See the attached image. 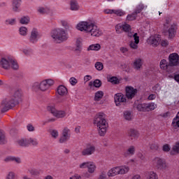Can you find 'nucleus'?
<instances>
[{
    "mask_svg": "<svg viewBox=\"0 0 179 179\" xmlns=\"http://www.w3.org/2000/svg\"><path fill=\"white\" fill-rule=\"evenodd\" d=\"M22 96H23L22 90H15L13 96H7L2 101L0 106L1 113H6V111H9V110L17 106L22 101Z\"/></svg>",
    "mask_w": 179,
    "mask_h": 179,
    "instance_id": "obj_1",
    "label": "nucleus"
},
{
    "mask_svg": "<svg viewBox=\"0 0 179 179\" xmlns=\"http://www.w3.org/2000/svg\"><path fill=\"white\" fill-rule=\"evenodd\" d=\"M77 29L80 31L88 33L92 37H100L103 35V31L94 23L89 22H80L77 24Z\"/></svg>",
    "mask_w": 179,
    "mask_h": 179,
    "instance_id": "obj_2",
    "label": "nucleus"
},
{
    "mask_svg": "<svg viewBox=\"0 0 179 179\" xmlns=\"http://www.w3.org/2000/svg\"><path fill=\"white\" fill-rule=\"evenodd\" d=\"M94 124L98 127V132L100 136H104L108 128V123L106 120V114L103 113L96 114L94 120Z\"/></svg>",
    "mask_w": 179,
    "mask_h": 179,
    "instance_id": "obj_3",
    "label": "nucleus"
},
{
    "mask_svg": "<svg viewBox=\"0 0 179 179\" xmlns=\"http://www.w3.org/2000/svg\"><path fill=\"white\" fill-rule=\"evenodd\" d=\"M50 36L53 41L57 43V44H61V43L66 41L69 38L68 32L63 28H56L53 29L50 33Z\"/></svg>",
    "mask_w": 179,
    "mask_h": 179,
    "instance_id": "obj_4",
    "label": "nucleus"
},
{
    "mask_svg": "<svg viewBox=\"0 0 179 179\" xmlns=\"http://www.w3.org/2000/svg\"><path fill=\"white\" fill-rule=\"evenodd\" d=\"M154 164L157 170H166L169 167L166 163V160L159 157H156L154 159Z\"/></svg>",
    "mask_w": 179,
    "mask_h": 179,
    "instance_id": "obj_5",
    "label": "nucleus"
},
{
    "mask_svg": "<svg viewBox=\"0 0 179 179\" xmlns=\"http://www.w3.org/2000/svg\"><path fill=\"white\" fill-rule=\"evenodd\" d=\"M115 103L117 106H125L127 104V98L122 93H117L114 96Z\"/></svg>",
    "mask_w": 179,
    "mask_h": 179,
    "instance_id": "obj_6",
    "label": "nucleus"
},
{
    "mask_svg": "<svg viewBox=\"0 0 179 179\" xmlns=\"http://www.w3.org/2000/svg\"><path fill=\"white\" fill-rule=\"evenodd\" d=\"M48 110L56 117V118H64L66 115V113L64 110H57L55 107L54 106H48Z\"/></svg>",
    "mask_w": 179,
    "mask_h": 179,
    "instance_id": "obj_7",
    "label": "nucleus"
},
{
    "mask_svg": "<svg viewBox=\"0 0 179 179\" xmlns=\"http://www.w3.org/2000/svg\"><path fill=\"white\" fill-rule=\"evenodd\" d=\"M159 66L163 71H166L168 73H173L174 72V67L171 66L169 62L166 59H162L159 63Z\"/></svg>",
    "mask_w": 179,
    "mask_h": 179,
    "instance_id": "obj_8",
    "label": "nucleus"
},
{
    "mask_svg": "<svg viewBox=\"0 0 179 179\" xmlns=\"http://www.w3.org/2000/svg\"><path fill=\"white\" fill-rule=\"evenodd\" d=\"M169 65L174 68L179 65V55L177 53H171L169 56Z\"/></svg>",
    "mask_w": 179,
    "mask_h": 179,
    "instance_id": "obj_9",
    "label": "nucleus"
},
{
    "mask_svg": "<svg viewBox=\"0 0 179 179\" xmlns=\"http://www.w3.org/2000/svg\"><path fill=\"white\" fill-rule=\"evenodd\" d=\"M125 90L126 97L128 100H132L138 94V90L134 88V87H127Z\"/></svg>",
    "mask_w": 179,
    "mask_h": 179,
    "instance_id": "obj_10",
    "label": "nucleus"
},
{
    "mask_svg": "<svg viewBox=\"0 0 179 179\" xmlns=\"http://www.w3.org/2000/svg\"><path fill=\"white\" fill-rule=\"evenodd\" d=\"M69 132H71V130L68 127H65L63 129L62 136L59 139V143H66L69 141V138H71Z\"/></svg>",
    "mask_w": 179,
    "mask_h": 179,
    "instance_id": "obj_11",
    "label": "nucleus"
},
{
    "mask_svg": "<svg viewBox=\"0 0 179 179\" xmlns=\"http://www.w3.org/2000/svg\"><path fill=\"white\" fill-rule=\"evenodd\" d=\"M22 0H11V9L14 13L21 12L20 6H22Z\"/></svg>",
    "mask_w": 179,
    "mask_h": 179,
    "instance_id": "obj_12",
    "label": "nucleus"
},
{
    "mask_svg": "<svg viewBox=\"0 0 179 179\" xmlns=\"http://www.w3.org/2000/svg\"><path fill=\"white\" fill-rule=\"evenodd\" d=\"M111 169L115 176H117V174H127L129 171V167L128 166H117Z\"/></svg>",
    "mask_w": 179,
    "mask_h": 179,
    "instance_id": "obj_13",
    "label": "nucleus"
},
{
    "mask_svg": "<svg viewBox=\"0 0 179 179\" xmlns=\"http://www.w3.org/2000/svg\"><path fill=\"white\" fill-rule=\"evenodd\" d=\"M10 59L11 58H1L0 60V68L6 69V71L10 69Z\"/></svg>",
    "mask_w": 179,
    "mask_h": 179,
    "instance_id": "obj_14",
    "label": "nucleus"
},
{
    "mask_svg": "<svg viewBox=\"0 0 179 179\" xmlns=\"http://www.w3.org/2000/svg\"><path fill=\"white\" fill-rule=\"evenodd\" d=\"M38 30L36 28H34L31 31L29 36V41L30 43H32V44H36L37 41H38Z\"/></svg>",
    "mask_w": 179,
    "mask_h": 179,
    "instance_id": "obj_15",
    "label": "nucleus"
},
{
    "mask_svg": "<svg viewBox=\"0 0 179 179\" xmlns=\"http://www.w3.org/2000/svg\"><path fill=\"white\" fill-rule=\"evenodd\" d=\"M177 29H178V27L177 26V24L173 23L169 28L168 31L166 32H165V34L166 33H168L169 38H174V37H176V33H177Z\"/></svg>",
    "mask_w": 179,
    "mask_h": 179,
    "instance_id": "obj_16",
    "label": "nucleus"
},
{
    "mask_svg": "<svg viewBox=\"0 0 179 179\" xmlns=\"http://www.w3.org/2000/svg\"><path fill=\"white\" fill-rule=\"evenodd\" d=\"M94 152H96V147L94 145H90L83 150L81 155L83 156H92Z\"/></svg>",
    "mask_w": 179,
    "mask_h": 179,
    "instance_id": "obj_17",
    "label": "nucleus"
},
{
    "mask_svg": "<svg viewBox=\"0 0 179 179\" xmlns=\"http://www.w3.org/2000/svg\"><path fill=\"white\" fill-rule=\"evenodd\" d=\"M37 12L40 15H50L51 16L54 15L52 10L47 7L39 6L37 8Z\"/></svg>",
    "mask_w": 179,
    "mask_h": 179,
    "instance_id": "obj_18",
    "label": "nucleus"
},
{
    "mask_svg": "<svg viewBox=\"0 0 179 179\" xmlns=\"http://www.w3.org/2000/svg\"><path fill=\"white\" fill-rule=\"evenodd\" d=\"M134 41L130 42V48H132L133 50H138V44H139V37L137 33H134Z\"/></svg>",
    "mask_w": 179,
    "mask_h": 179,
    "instance_id": "obj_19",
    "label": "nucleus"
},
{
    "mask_svg": "<svg viewBox=\"0 0 179 179\" xmlns=\"http://www.w3.org/2000/svg\"><path fill=\"white\" fill-rule=\"evenodd\" d=\"M17 146L20 148H29V140L28 138H20L16 142Z\"/></svg>",
    "mask_w": 179,
    "mask_h": 179,
    "instance_id": "obj_20",
    "label": "nucleus"
},
{
    "mask_svg": "<svg viewBox=\"0 0 179 179\" xmlns=\"http://www.w3.org/2000/svg\"><path fill=\"white\" fill-rule=\"evenodd\" d=\"M83 45V40L81 38H78L76 40V52H82V46Z\"/></svg>",
    "mask_w": 179,
    "mask_h": 179,
    "instance_id": "obj_21",
    "label": "nucleus"
},
{
    "mask_svg": "<svg viewBox=\"0 0 179 179\" xmlns=\"http://www.w3.org/2000/svg\"><path fill=\"white\" fill-rule=\"evenodd\" d=\"M57 93L59 96H66L68 94V90L64 85H59L57 87Z\"/></svg>",
    "mask_w": 179,
    "mask_h": 179,
    "instance_id": "obj_22",
    "label": "nucleus"
},
{
    "mask_svg": "<svg viewBox=\"0 0 179 179\" xmlns=\"http://www.w3.org/2000/svg\"><path fill=\"white\" fill-rule=\"evenodd\" d=\"M4 162H15V163H17V164H20V163H22V159L16 157H7L4 159Z\"/></svg>",
    "mask_w": 179,
    "mask_h": 179,
    "instance_id": "obj_23",
    "label": "nucleus"
},
{
    "mask_svg": "<svg viewBox=\"0 0 179 179\" xmlns=\"http://www.w3.org/2000/svg\"><path fill=\"white\" fill-rule=\"evenodd\" d=\"M128 136H129L131 139H136V138L139 136V133L135 129H130L128 132Z\"/></svg>",
    "mask_w": 179,
    "mask_h": 179,
    "instance_id": "obj_24",
    "label": "nucleus"
},
{
    "mask_svg": "<svg viewBox=\"0 0 179 179\" xmlns=\"http://www.w3.org/2000/svg\"><path fill=\"white\" fill-rule=\"evenodd\" d=\"M134 68L136 71H140L142 68V59H136L134 62Z\"/></svg>",
    "mask_w": 179,
    "mask_h": 179,
    "instance_id": "obj_25",
    "label": "nucleus"
},
{
    "mask_svg": "<svg viewBox=\"0 0 179 179\" xmlns=\"http://www.w3.org/2000/svg\"><path fill=\"white\" fill-rule=\"evenodd\" d=\"M100 48H101V45H100V44H92L87 48V51H99Z\"/></svg>",
    "mask_w": 179,
    "mask_h": 179,
    "instance_id": "obj_26",
    "label": "nucleus"
},
{
    "mask_svg": "<svg viewBox=\"0 0 179 179\" xmlns=\"http://www.w3.org/2000/svg\"><path fill=\"white\" fill-rule=\"evenodd\" d=\"M10 61V68H12V69L14 71H17V69H19V64H17V62L12 58Z\"/></svg>",
    "mask_w": 179,
    "mask_h": 179,
    "instance_id": "obj_27",
    "label": "nucleus"
},
{
    "mask_svg": "<svg viewBox=\"0 0 179 179\" xmlns=\"http://www.w3.org/2000/svg\"><path fill=\"white\" fill-rule=\"evenodd\" d=\"M20 23L21 24H29V23H30V17H29V16H22L20 19Z\"/></svg>",
    "mask_w": 179,
    "mask_h": 179,
    "instance_id": "obj_28",
    "label": "nucleus"
},
{
    "mask_svg": "<svg viewBox=\"0 0 179 179\" xmlns=\"http://www.w3.org/2000/svg\"><path fill=\"white\" fill-rule=\"evenodd\" d=\"M103 96H104V92L103 91H98L95 93L94 101H100L101 99H103Z\"/></svg>",
    "mask_w": 179,
    "mask_h": 179,
    "instance_id": "obj_29",
    "label": "nucleus"
},
{
    "mask_svg": "<svg viewBox=\"0 0 179 179\" xmlns=\"http://www.w3.org/2000/svg\"><path fill=\"white\" fill-rule=\"evenodd\" d=\"M87 169L88 173H90V174H93V173H94V171H96V165L94 162H90Z\"/></svg>",
    "mask_w": 179,
    "mask_h": 179,
    "instance_id": "obj_30",
    "label": "nucleus"
},
{
    "mask_svg": "<svg viewBox=\"0 0 179 179\" xmlns=\"http://www.w3.org/2000/svg\"><path fill=\"white\" fill-rule=\"evenodd\" d=\"M40 85L41 92H45V90H48V89H50L48 85L47 84V81H45V80L41 81Z\"/></svg>",
    "mask_w": 179,
    "mask_h": 179,
    "instance_id": "obj_31",
    "label": "nucleus"
},
{
    "mask_svg": "<svg viewBox=\"0 0 179 179\" xmlns=\"http://www.w3.org/2000/svg\"><path fill=\"white\" fill-rule=\"evenodd\" d=\"M138 111H148L146 103H138L136 107Z\"/></svg>",
    "mask_w": 179,
    "mask_h": 179,
    "instance_id": "obj_32",
    "label": "nucleus"
},
{
    "mask_svg": "<svg viewBox=\"0 0 179 179\" xmlns=\"http://www.w3.org/2000/svg\"><path fill=\"white\" fill-rule=\"evenodd\" d=\"M28 173L31 174L33 177H37V176H40V171L35 169H28Z\"/></svg>",
    "mask_w": 179,
    "mask_h": 179,
    "instance_id": "obj_33",
    "label": "nucleus"
},
{
    "mask_svg": "<svg viewBox=\"0 0 179 179\" xmlns=\"http://www.w3.org/2000/svg\"><path fill=\"white\" fill-rule=\"evenodd\" d=\"M6 143V138H5V132L0 130V145H5Z\"/></svg>",
    "mask_w": 179,
    "mask_h": 179,
    "instance_id": "obj_34",
    "label": "nucleus"
},
{
    "mask_svg": "<svg viewBox=\"0 0 179 179\" xmlns=\"http://www.w3.org/2000/svg\"><path fill=\"white\" fill-rule=\"evenodd\" d=\"M5 24L10 26H15L16 24V18H8L6 20Z\"/></svg>",
    "mask_w": 179,
    "mask_h": 179,
    "instance_id": "obj_35",
    "label": "nucleus"
},
{
    "mask_svg": "<svg viewBox=\"0 0 179 179\" xmlns=\"http://www.w3.org/2000/svg\"><path fill=\"white\" fill-rule=\"evenodd\" d=\"M79 6L78 5V2L73 0L71 1V10H78Z\"/></svg>",
    "mask_w": 179,
    "mask_h": 179,
    "instance_id": "obj_36",
    "label": "nucleus"
},
{
    "mask_svg": "<svg viewBox=\"0 0 179 179\" xmlns=\"http://www.w3.org/2000/svg\"><path fill=\"white\" fill-rule=\"evenodd\" d=\"M29 145H32V146H37V145H38V141L36 138H28V146H29Z\"/></svg>",
    "mask_w": 179,
    "mask_h": 179,
    "instance_id": "obj_37",
    "label": "nucleus"
},
{
    "mask_svg": "<svg viewBox=\"0 0 179 179\" xmlns=\"http://www.w3.org/2000/svg\"><path fill=\"white\" fill-rule=\"evenodd\" d=\"M146 106H147V111H152L155 110L156 107H157V105L155 103H146Z\"/></svg>",
    "mask_w": 179,
    "mask_h": 179,
    "instance_id": "obj_38",
    "label": "nucleus"
},
{
    "mask_svg": "<svg viewBox=\"0 0 179 179\" xmlns=\"http://www.w3.org/2000/svg\"><path fill=\"white\" fill-rule=\"evenodd\" d=\"M124 117L127 120V121H131L132 120V115L131 111L127 110L124 112Z\"/></svg>",
    "mask_w": 179,
    "mask_h": 179,
    "instance_id": "obj_39",
    "label": "nucleus"
},
{
    "mask_svg": "<svg viewBox=\"0 0 179 179\" xmlns=\"http://www.w3.org/2000/svg\"><path fill=\"white\" fill-rule=\"evenodd\" d=\"M175 153H179V143H176L172 148L171 155H175Z\"/></svg>",
    "mask_w": 179,
    "mask_h": 179,
    "instance_id": "obj_40",
    "label": "nucleus"
},
{
    "mask_svg": "<svg viewBox=\"0 0 179 179\" xmlns=\"http://www.w3.org/2000/svg\"><path fill=\"white\" fill-rule=\"evenodd\" d=\"M147 178L148 179H159V178L157 177V173H156L154 171L148 172Z\"/></svg>",
    "mask_w": 179,
    "mask_h": 179,
    "instance_id": "obj_41",
    "label": "nucleus"
},
{
    "mask_svg": "<svg viewBox=\"0 0 179 179\" xmlns=\"http://www.w3.org/2000/svg\"><path fill=\"white\" fill-rule=\"evenodd\" d=\"M122 30H123V31L125 33H129V31H131V25L127 23L122 24Z\"/></svg>",
    "mask_w": 179,
    "mask_h": 179,
    "instance_id": "obj_42",
    "label": "nucleus"
},
{
    "mask_svg": "<svg viewBox=\"0 0 179 179\" xmlns=\"http://www.w3.org/2000/svg\"><path fill=\"white\" fill-rule=\"evenodd\" d=\"M19 31L21 36H27V28L26 27H20Z\"/></svg>",
    "mask_w": 179,
    "mask_h": 179,
    "instance_id": "obj_43",
    "label": "nucleus"
},
{
    "mask_svg": "<svg viewBox=\"0 0 179 179\" xmlns=\"http://www.w3.org/2000/svg\"><path fill=\"white\" fill-rule=\"evenodd\" d=\"M159 43H160V37L157 36V38H153L151 40V44L152 45H159Z\"/></svg>",
    "mask_w": 179,
    "mask_h": 179,
    "instance_id": "obj_44",
    "label": "nucleus"
},
{
    "mask_svg": "<svg viewBox=\"0 0 179 179\" xmlns=\"http://www.w3.org/2000/svg\"><path fill=\"white\" fill-rule=\"evenodd\" d=\"M108 82H110V83H113V85H118V83H120L118 78L114 76L109 78Z\"/></svg>",
    "mask_w": 179,
    "mask_h": 179,
    "instance_id": "obj_45",
    "label": "nucleus"
},
{
    "mask_svg": "<svg viewBox=\"0 0 179 179\" xmlns=\"http://www.w3.org/2000/svg\"><path fill=\"white\" fill-rule=\"evenodd\" d=\"M113 13L117 16H124L125 15V12L122 10H113Z\"/></svg>",
    "mask_w": 179,
    "mask_h": 179,
    "instance_id": "obj_46",
    "label": "nucleus"
},
{
    "mask_svg": "<svg viewBox=\"0 0 179 179\" xmlns=\"http://www.w3.org/2000/svg\"><path fill=\"white\" fill-rule=\"evenodd\" d=\"M95 68L96 69H97V71H103V68H104V66L103 65V63L97 62L95 63Z\"/></svg>",
    "mask_w": 179,
    "mask_h": 179,
    "instance_id": "obj_47",
    "label": "nucleus"
},
{
    "mask_svg": "<svg viewBox=\"0 0 179 179\" xmlns=\"http://www.w3.org/2000/svg\"><path fill=\"white\" fill-rule=\"evenodd\" d=\"M142 10H143V5L140 4L136 7L134 11V15H138V13H141Z\"/></svg>",
    "mask_w": 179,
    "mask_h": 179,
    "instance_id": "obj_48",
    "label": "nucleus"
},
{
    "mask_svg": "<svg viewBox=\"0 0 179 179\" xmlns=\"http://www.w3.org/2000/svg\"><path fill=\"white\" fill-rule=\"evenodd\" d=\"M32 89H33V90H34V92H38V90H41L40 83H34L32 86Z\"/></svg>",
    "mask_w": 179,
    "mask_h": 179,
    "instance_id": "obj_49",
    "label": "nucleus"
},
{
    "mask_svg": "<svg viewBox=\"0 0 179 179\" xmlns=\"http://www.w3.org/2000/svg\"><path fill=\"white\" fill-rule=\"evenodd\" d=\"M127 153L128 155H131V156L135 155V147L134 145L130 146L127 149Z\"/></svg>",
    "mask_w": 179,
    "mask_h": 179,
    "instance_id": "obj_50",
    "label": "nucleus"
},
{
    "mask_svg": "<svg viewBox=\"0 0 179 179\" xmlns=\"http://www.w3.org/2000/svg\"><path fill=\"white\" fill-rule=\"evenodd\" d=\"M136 19V14L134 12L132 14L128 15L127 17V20L132 21Z\"/></svg>",
    "mask_w": 179,
    "mask_h": 179,
    "instance_id": "obj_51",
    "label": "nucleus"
},
{
    "mask_svg": "<svg viewBox=\"0 0 179 179\" xmlns=\"http://www.w3.org/2000/svg\"><path fill=\"white\" fill-rule=\"evenodd\" d=\"M93 85L94 87H101V80L96 79L94 81Z\"/></svg>",
    "mask_w": 179,
    "mask_h": 179,
    "instance_id": "obj_52",
    "label": "nucleus"
},
{
    "mask_svg": "<svg viewBox=\"0 0 179 179\" xmlns=\"http://www.w3.org/2000/svg\"><path fill=\"white\" fill-rule=\"evenodd\" d=\"M23 52L25 55H31L33 54V50L30 48L24 49Z\"/></svg>",
    "mask_w": 179,
    "mask_h": 179,
    "instance_id": "obj_53",
    "label": "nucleus"
},
{
    "mask_svg": "<svg viewBox=\"0 0 179 179\" xmlns=\"http://www.w3.org/2000/svg\"><path fill=\"white\" fill-rule=\"evenodd\" d=\"M90 164V162H83L82 164H80L79 167L80 169H87Z\"/></svg>",
    "mask_w": 179,
    "mask_h": 179,
    "instance_id": "obj_54",
    "label": "nucleus"
},
{
    "mask_svg": "<svg viewBox=\"0 0 179 179\" xmlns=\"http://www.w3.org/2000/svg\"><path fill=\"white\" fill-rule=\"evenodd\" d=\"M150 148L151 150H157V149H159V145L157 143H151L150 144Z\"/></svg>",
    "mask_w": 179,
    "mask_h": 179,
    "instance_id": "obj_55",
    "label": "nucleus"
},
{
    "mask_svg": "<svg viewBox=\"0 0 179 179\" xmlns=\"http://www.w3.org/2000/svg\"><path fill=\"white\" fill-rule=\"evenodd\" d=\"M69 82L72 86H75L78 83V80L73 77L71 78Z\"/></svg>",
    "mask_w": 179,
    "mask_h": 179,
    "instance_id": "obj_56",
    "label": "nucleus"
},
{
    "mask_svg": "<svg viewBox=\"0 0 179 179\" xmlns=\"http://www.w3.org/2000/svg\"><path fill=\"white\" fill-rule=\"evenodd\" d=\"M171 149V148H170V145H169V144H165L162 147V150L164 152H170Z\"/></svg>",
    "mask_w": 179,
    "mask_h": 179,
    "instance_id": "obj_57",
    "label": "nucleus"
},
{
    "mask_svg": "<svg viewBox=\"0 0 179 179\" xmlns=\"http://www.w3.org/2000/svg\"><path fill=\"white\" fill-rule=\"evenodd\" d=\"M50 134H51L52 138H58V131L57 130L53 129L51 131Z\"/></svg>",
    "mask_w": 179,
    "mask_h": 179,
    "instance_id": "obj_58",
    "label": "nucleus"
},
{
    "mask_svg": "<svg viewBox=\"0 0 179 179\" xmlns=\"http://www.w3.org/2000/svg\"><path fill=\"white\" fill-rule=\"evenodd\" d=\"M45 82H47L48 87H51L54 85V80L51 79L45 80Z\"/></svg>",
    "mask_w": 179,
    "mask_h": 179,
    "instance_id": "obj_59",
    "label": "nucleus"
},
{
    "mask_svg": "<svg viewBox=\"0 0 179 179\" xmlns=\"http://www.w3.org/2000/svg\"><path fill=\"white\" fill-rule=\"evenodd\" d=\"M27 128L29 132H33L34 131V127L31 124H29Z\"/></svg>",
    "mask_w": 179,
    "mask_h": 179,
    "instance_id": "obj_60",
    "label": "nucleus"
},
{
    "mask_svg": "<svg viewBox=\"0 0 179 179\" xmlns=\"http://www.w3.org/2000/svg\"><path fill=\"white\" fill-rule=\"evenodd\" d=\"M15 178V173L13 172L8 173L7 175L6 179H14Z\"/></svg>",
    "mask_w": 179,
    "mask_h": 179,
    "instance_id": "obj_61",
    "label": "nucleus"
},
{
    "mask_svg": "<svg viewBox=\"0 0 179 179\" xmlns=\"http://www.w3.org/2000/svg\"><path fill=\"white\" fill-rule=\"evenodd\" d=\"M99 179H107V174L105 172H102L99 176Z\"/></svg>",
    "mask_w": 179,
    "mask_h": 179,
    "instance_id": "obj_62",
    "label": "nucleus"
},
{
    "mask_svg": "<svg viewBox=\"0 0 179 179\" xmlns=\"http://www.w3.org/2000/svg\"><path fill=\"white\" fill-rule=\"evenodd\" d=\"M115 29L116 33L120 34V29H122V24H118L117 25H116Z\"/></svg>",
    "mask_w": 179,
    "mask_h": 179,
    "instance_id": "obj_63",
    "label": "nucleus"
},
{
    "mask_svg": "<svg viewBox=\"0 0 179 179\" xmlns=\"http://www.w3.org/2000/svg\"><path fill=\"white\" fill-rule=\"evenodd\" d=\"M115 176V175L114 174V172H113V170L110 169L109 170V171L108 172V177H114Z\"/></svg>",
    "mask_w": 179,
    "mask_h": 179,
    "instance_id": "obj_64",
    "label": "nucleus"
}]
</instances>
